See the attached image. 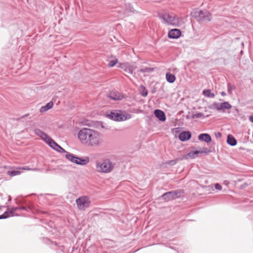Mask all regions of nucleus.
<instances>
[{
  "mask_svg": "<svg viewBox=\"0 0 253 253\" xmlns=\"http://www.w3.org/2000/svg\"><path fill=\"white\" fill-rule=\"evenodd\" d=\"M78 137L81 143L87 147L97 148L103 144L102 134L93 129L82 128L78 131Z\"/></svg>",
  "mask_w": 253,
  "mask_h": 253,
  "instance_id": "1",
  "label": "nucleus"
},
{
  "mask_svg": "<svg viewBox=\"0 0 253 253\" xmlns=\"http://www.w3.org/2000/svg\"><path fill=\"white\" fill-rule=\"evenodd\" d=\"M34 132L35 134L37 135L41 138L51 148L55 150L60 152H65V150L59 146L56 142H55L50 137H49L46 133L39 128H35L34 129Z\"/></svg>",
  "mask_w": 253,
  "mask_h": 253,
  "instance_id": "2",
  "label": "nucleus"
},
{
  "mask_svg": "<svg viewBox=\"0 0 253 253\" xmlns=\"http://www.w3.org/2000/svg\"><path fill=\"white\" fill-rule=\"evenodd\" d=\"M116 164L109 159H105L95 162V168L97 172L102 173H109L114 170Z\"/></svg>",
  "mask_w": 253,
  "mask_h": 253,
  "instance_id": "3",
  "label": "nucleus"
},
{
  "mask_svg": "<svg viewBox=\"0 0 253 253\" xmlns=\"http://www.w3.org/2000/svg\"><path fill=\"white\" fill-rule=\"evenodd\" d=\"M159 17L165 24L174 26H177L179 24V18L174 14L165 12L159 14Z\"/></svg>",
  "mask_w": 253,
  "mask_h": 253,
  "instance_id": "4",
  "label": "nucleus"
},
{
  "mask_svg": "<svg viewBox=\"0 0 253 253\" xmlns=\"http://www.w3.org/2000/svg\"><path fill=\"white\" fill-rule=\"evenodd\" d=\"M191 15L199 22H209L212 18L211 13L207 10L193 11Z\"/></svg>",
  "mask_w": 253,
  "mask_h": 253,
  "instance_id": "5",
  "label": "nucleus"
},
{
  "mask_svg": "<svg viewBox=\"0 0 253 253\" xmlns=\"http://www.w3.org/2000/svg\"><path fill=\"white\" fill-rule=\"evenodd\" d=\"M76 203L79 210L84 211L86 208L89 207L90 200L89 197L83 196L77 198L76 200Z\"/></svg>",
  "mask_w": 253,
  "mask_h": 253,
  "instance_id": "6",
  "label": "nucleus"
},
{
  "mask_svg": "<svg viewBox=\"0 0 253 253\" xmlns=\"http://www.w3.org/2000/svg\"><path fill=\"white\" fill-rule=\"evenodd\" d=\"M108 117L111 119L116 121H122L128 120L131 118V115L128 114H121L118 112H111L108 115Z\"/></svg>",
  "mask_w": 253,
  "mask_h": 253,
  "instance_id": "7",
  "label": "nucleus"
},
{
  "mask_svg": "<svg viewBox=\"0 0 253 253\" xmlns=\"http://www.w3.org/2000/svg\"><path fill=\"white\" fill-rule=\"evenodd\" d=\"M181 192L180 191L175 190L164 193L162 195V197L164 200L169 201L179 198Z\"/></svg>",
  "mask_w": 253,
  "mask_h": 253,
  "instance_id": "8",
  "label": "nucleus"
},
{
  "mask_svg": "<svg viewBox=\"0 0 253 253\" xmlns=\"http://www.w3.org/2000/svg\"><path fill=\"white\" fill-rule=\"evenodd\" d=\"M119 67L124 71L131 74L133 73V71L136 68V67L134 66V65L130 64L129 63H120Z\"/></svg>",
  "mask_w": 253,
  "mask_h": 253,
  "instance_id": "9",
  "label": "nucleus"
},
{
  "mask_svg": "<svg viewBox=\"0 0 253 253\" xmlns=\"http://www.w3.org/2000/svg\"><path fill=\"white\" fill-rule=\"evenodd\" d=\"M19 210H20V207H12L8 209V211H5L3 214L0 215V219H5L14 215H18V214H15L14 212Z\"/></svg>",
  "mask_w": 253,
  "mask_h": 253,
  "instance_id": "10",
  "label": "nucleus"
},
{
  "mask_svg": "<svg viewBox=\"0 0 253 253\" xmlns=\"http://www.w3.org/2000/svg\"><path fill=\"white\" fill-rule=\"evenodd\" d=\"M208 151H207V149L206 148L205 150H196V151H192L187 154L184 156V158L186 159H188L189 158L194 159L197 157L199 154H207Z\"/></svg>",
  "mask_w": 253,
  "mask_h": 253,
  "instance_id": "11",
  "label": "nucleus"
},
{
  "mask_svg": "<svg viewBox=\"0 0 253 253\" xmlns=\"http://www.w3.org/2000/svg\"><path fill=\"white\" fill-rule=\"evenodd\" d=\"M181 33L180 30L178 29H171L169 32L168 37L169 38L176 39L180 37Z\"/></svg>",
  "mask_w": 253,
  "mask_h": 253,
  "instance_id": "12",
  "label": "nucleus"
},
{
  "mask_svg": "<svg viewBox=\"0 0 253 253\" xmlns=\"http://www.w3.org/2000/svg\"><path fill=\"white\" fill-rule=\"evenodd\" d=\"M191 137V133L189 131H183L179 134L178 138L181 141L188 140Z\"/></svg>",
  "mask_w": 253,
  "mask_h": 253,
  "instance_id": "13",
  "label": "nucleus"
},
{
  "mask_svg": "<svg viewBox=\"0 0 253 253\" xmlns=\"http://www.w3.org/2000/svg\"><path fill=\"white\" fill-rule=\"evenodd\" d=\"M108 97L114 100H120L123 99V95L116 91H111L110 92Z\"/></svg>",
  "mask_w": 253,
  "mask_h": 253,
  "instance_id": "14",
  "label": "nucleus"
},
{
  "mask_svg": "<svg viewBox=\"0 0 253 253\" xmlns=\"http://www.w3.org/2000/svg\"><path fill=\"white\" fill-rule=\"evenodd\" d=\"M154 115L161 121L164 122L166 119L165 114L161 110H155L154 111Z\"/></svg>",
  "mask_w": 253,
  "mask_h": 253,
  "instance_id": "15",
  "label": "nucleus"
},
{
  "mask_svg": "<svg viewBox=\"0 0 253 253\" xmlns=\"http://www.w3.org/2000/svg\"><path fill=\"white\" fill-rule=\"evenodd\" d=\"M198 139L202 141H204L206 143H210L212 139L210 134L208 133H202L198 136Z\"/></svg>",
  "mask_w": 253,
  "mask_h": 253,
  "instance_id": "16",
  "label": "nucleus"
},
{
  "mask_svg": "<svg viewBox=\"0 0 253 253\" xmlns=\"http://www.w3.org/2000/svg\"><path fill=\"white\" fill-rule=\"evenodd\" d=\"M75 164L81 166H85L89 163V158L88 157L85 159H82L78 157H76Z\"/></svg>",
  "mask_w": 253,
  "mask_h": 253,
  "instance_id": "17",
  "label": "nucleus"
},
{
  "mask_svg": "<svg viewBox=\"0 0 253 253\" xmlns=\"http://www.w3.org/2000/svg\"><path fill=\"white\" fill-rule=\"evenodd\" d=\"M75 164L81 166H85L89 163V158L88 157L85 159H82L78 157H76Z\"/></svg>",
  "mask_w": 253,
  "mask_h": 253,
  "instance_id": "18",
  "label": "nucleus"
},
{
  "mask_svg": "<svg viewBox=\"0 0 253 253\" xmlns=\"http://www.w3.org/2000/svg\"><path fill=\"white\" fill-rule=\"evenodd\" d=\"M227 142L229 145L232 146H235L237 144V140L231 134H229L227 136Z\"/></svg>",
  "mask_w": 253,
  "mask_h": 253,
  "instance_id": "19",
  "label": "nucleus"
},
{
  "mask_svg": "<svg viewBox=\"0 0 253 253\" xmlns=\"http://www.w3.org/2000/svg\"><path fill=\"white\" fill-rule=\"evenodd\" d=\"M53 103L52 102L50 101L47 103L45 106H42L40 109V112L41 113H43L47 110L51 109L53 107Z\"/></svg>",
  "mask_w": 253,
  "mask_h": 253,
  "instance_id": "20",
  "label": "nucleus"
},
{
  "mask_svg": "<svg viewBox=\"0 0 253 253\" xmlns=\"http://www.w3.org/2000/svg\"><path fill=\"white\" fill-rule=\"evenodd\" d=\"M66 154L65 155V158L69 161L71 162L72 163L75 164L76 159V157L75 155L67 152L65 151V152Z\"/></svg>",
  "mask_w": 253,
  "mask_h": 253,
  "instance_id": "21",
  "label": "nucleus"
},
{
  "mask_svg": "<svg viewBox=\"0 0 253 253\" xmlns=\"http://www.w3.org/2000/svg\"><path fill=\"white\" fill-rule=\"evenodd\" d=\"M166 80L169 83H173L175 81V77L170 73H167L166 75Z\"/></svg>",
  "mask_w": 253,
  "mask_h": 253,
  "instance_id": "22",
  "label": "nucleus"
},
{
  "mask_svg": "<svg viewBox=\"0 0 253 253\" xmlns=\"http://www.w3.org/2000/svg\"><path fill=\"white\" fill-rule=\"evenodd\" d=\"M232 107L231 105L228 102H224L220 103V111L224 109H230Z\"/></svg>",
  "mask_w": 253,
  "mask_h": 253,
  "instance_id": "23",
  "label": "nucleus"
},
{
  "mask_svg": "<svg viewBox=\"0 0 253 253\" xmlns=\"http://www.w3.org/2000/svg\"><path fill=\"white\" fill-rule=\"evenodd\" d=\"M203 95L207 97L213 98L215 94L211 92L210 89L204 90L203 91Z\"/></svg>",
  "mask_w": 253,
  "mask_h": 253,
  "instance_id": "24",
  "label": "nucleus"
},
{
  "mask_svg": "<svg viewBox=\"0 0 253 253\" xmlns=\"http://www.w3.org/2000/svg\"><path fill=\"white\" fill-rule=\"evenodd\" d=\"M21 171L19 170V168H17L16 169L9 170L7 171V174L11 176H14L17 175H19Z\"/></svg>",
  "mask_w": 253,
  "mask_h": 253,
  "instance_id": "25",
  "label": "nucleus"
},
{
  "mask_svg": "<svg viewBox=\"0 0 253 253\" xmlns=\"http://www.w3.org/2000/svg\"><path fill=\"white\" fill-rule=\"evenodd\" d=\"M209 108L211 109H214L217 111H220V103L216 102H213L209 106Z\"/></svg>",
  "mask_w": 253,
  "mask_h": 253,
  "instance_id": "26",
  "label": "nucleus"
},
{
  "mask_svg": "<svg viewBox=\"0 0 253 253\" xmlns=\"http://www.w3.org/2000/svg\"><path fill=\"white\" fill-rule=\"evenodd\" d=\"M154 71V68L146 67L145 68L141 69L139 70L141 73H150Z\"/></svg>",
  "mask_w": 253,
  "mask_h": 253,
  "instance_id": "27",
  "label": "nucleus"
},
{
  "mask_svg": "<svg viewBox=\"0 0 253 253\" xmlns=\"http://www.w3.org/2000/svg\"><path fill=\"white\" fill-rule=\"evenodd\" d=\"M140 94L144 97H145L148 95L147 90L143 85L141 86Z\"/></svg>",
  "mask_w": 253,
  "mask_h": 253,
  "instance_id": "28",
  "label": "nucleus"
},
{
  "mask_svg": "<svg viewBox=\"0 0 253 253\" xmlns=\"http://www.w3.org/2000/svg\"><path fill=\"white\" fill-rule=\"evenodd\" d=\"M227 87L228 93L232 94L233 90H234L235 89V86L229 83L228 84Z\"/></svg>",
  "mask_w": 253,
  "mask_h": 253,
  "instance_id": "29",
  "label": "nucleus"
},
{
  "mask_svg": "<svg viewBox=\"0 0 253 253\" xmlns=\"http://www.w3.org/2000/svg\"><path fill=\"white\" fill-rule=\"evenodd\" d=\"M117 62H118L117 59L111 60L109 62L108 66L110 67H113L117 64Z\"/></svg>",
  "mask_w": 253,
  "mask_h": 253,
  "instance_id": "30",
  "label": "nucleus"
},
{
  "mask_svg": "<svg viewBox=\"0 0 253 253\" xmlns=\"http://www.w3.org/2000/svg\"><path fill=\"white\" fill-rule=\"evenodd\" d=\"M215 188L218 190H221L222 189V186L218 183H216L214 185Z\"/></svg>",
  "mask_w": 253,
  "mask_h": 253,
  "instance_id": "31",
  "label": "nucleus"
},
{
  "mask_svg": "<svg viewBox=\"0 0 253 253\" xmlns=\"http://www.w3.org/2000/svg\"><path fill=\"white\" fill-rule=\"evenodd\" d=\"M19 169H23V170H30L31 169L28 168L27 166L22 167H19Z\"/></svg>",
  "mask_w": 253,
  "mask_h": 253,
  "instance_id": "32",
  "label": "nucleus"
},
{
  "mask_svg": "<svg viewBox=\"0 0 253 253\" xmlns=\"http://www.w3.org/2000/svg\"><path fill=\"white\" fill-rule=\"evenodd\" d=\"M29 208H27L24 206L20 207V210H25L28 211Z\"/></svg>",
  "mask_w": 253,
  "mask_h": 253,
  "instance_id": "33",
  "label": "nucleus"
},
{
  "mask_svg": "<svg viewBox=\"0 0 253 253\" xmlns=\"http://www.w3.org/2000/svg\"><path fill=\"white\" fill-rule=\"evenodd\" d=\"M249 120H250L251 122L253 123V115H251V116H250V117H249Z\"/></svg>",
  "mask_w": 253,
  "mask_h": 253,
  "instance_id": "34",
  "label": "nucleus"
},
{
  "mask_svg": "<svg viewBox=\"0 0 253 253\" xmlns=\"http://www.w3.org/2000/svg\"><path fill=\"white\" fill-rule=\"evenodd\" d=\"M29 115V114H25V115H24V116H23L22 117H21V118H25V117H28Z\"/></svg>",
  "mask_w": 253,
  "mask_h": 253,
  "instance_id": "35",
  "label": "nucleus"
},
{
  "mask_svg": "<svg viewBox=\"0 0 253 253\" xmlns=\"http://www.w3.org/2000/svg\"><path fill=\"white\" fill-rule=\"evenodd\" d=\"M221 95L222 96H225L226 95V93H225V92L222 91L221 92Z\"/></svg>",
  "mask_w": 253,
  "mask_h": 253,
  "instance_id": "36",
  "label": "nucleus"
},
{
  "mask_svg": "<svg viewBox=\"0 0 253 253\" xmlns=\"http://www.w3.org/2000/svg\"><path fill=\"white\" fill-rule=\"evenodd\" d=\"M201 115H202L201 113L198 114L197 115H196V117H199L201 116Z\"/></svg>",
  "mask_w": 253,
  "mask_h": 253,
  "instance_id": "37",
  "label": "nucleus"
},
{
  "mask_svg": "<svg viewBox=\"0 0 253 253\" xmlns=\"http://www.w3.org/2000/svg\"><path fill=\"white\" fill-rule=\"evenodd\" d=\"M170 163L175 164L176 163V161H172L170 163H169V164H170Z\"/></svg>",
  "mask_w": 253,
  "mask_h": 253,
  "instance_id": "38",
  "label": "nucleus"
},
{
  "mask_svg": "<svg viewBox=\"0 0 253 253\" xmlns=\"http://www.w3.org/2000/svg\"><path fill=\"white\" fill-rule=\"evenodd\" d=\"M10 200H11L10 198L9 197V200H8L10 201Z\"/></svg>",
  "mask_w": 253,
  "mask_h": 253,
  "instance_id": "39",
  "label": "nucleus"
},
{
  "mask_svg": "<svg viewBox=\"0 0 253 253\" xmlns=\"http://www.w3.org/2000/svg\"><path fill=\"white\" fill-rule=\"evenodd\" d=\"M220 135V133H219V134H218V136H219Z\"/></svg>",
  "mask_w": 253,
  "mask_h": 253,
  "instance_id": "40",
  "label": "nucleus"
},
{
  "mask_svg": "<svg viewBox=\"0 0 253 253\" xmlns=\"http://www.w3.org/2000/svg\"><path fill=\"white\" fill-rule=\"evenodd\" d=\"M220 135V133H219V134H218V136H219Z\"/></svg>",
  "mask_w": 253,
  "mask_h": 253,
  "instance_id": "41",
  "label": "nucleus"
}]
</instances>
